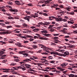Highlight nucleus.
Listing matches in <instances>:
<instances>
[{"instance_id": "774afa93", "label": "nucleus", "mask_w": 77, "mask_h": 77, "mask_svg": "<svg viewBox=\"0 0 77 77\" xmlns=\"http://www.w3.org/2000/svg\"><path fill=\"white\" fill-rule=\"evenodd\" d=\"M45 77H50V76H49V75H45Z\"/></svg>"}, {"instance_id": "bf43d9fd", "label": "nucleus", "mask_w": 77, "mask_h": 77, "mask_svg": "<svg viewBox=\"0 0 77 77\" xmlns=\"http://www.w3.org/2000/svg\"><path fill=\"white\" fill-rule=\"evenodd\" d=\"M5 23L6 24H10L9 22H6Z\"/></svg>"}, {"instance_id": "0eeeda50", "label": "nucleus", "mask_w": 77, "mask_h": 77, "mask_svg": "<svg viewBox=\"0 0 77 77\" xmlns=\"http://www.w3.org/2000/svg\"><path fill=\"white\" fill-rule=\"evenodd\" d=\"M68 65V63H63L62 64H60V66H61L62 68H63V66H66L67 65Z\"/></svg>"}, {"instance_id": "20e7f679", "label": "nucleus", "mask_w": 77, "mask_h": 77, "mask_svg": "<svg viewBox=\"0 0 77 77\" xmlns=\"http://www.w3.org/2000/svg\"><path fill=\"white\" fill-rule=\"evenodd\" d=\"M31 18V16H27L26 17H24V19L29 22V18Z\"/></svg>"}, {"instance_id": "72a5a7b5", "label": "nucleus", "mask_w": 77, "mask_h": 77, "mask_svg": "<svg viewBox=\"0 0 77 77\" xmlns=\"http://www.w3.org/2000/svg\"><path fill=\"white\" fill-rule=\"evenodd\" d=\"M38 24H39L40 26V25H44V24L42 22H39L38 23Z\"/></svg>"}, {"instance_id": "6e6d98bb", "label": "nucleus", "mask_w": 77, "mask_h": 77, "mask_svg": "<svg viewBox=\"0 0 77 77\" xmlns=\"http://www.w3.org/2000/svg\"><path fill=\"white\" fill-rule=\"evenodd\" d=\"M2 8L3 9H5V8H6V7H5L4 6H3L1 7V9H2Z\"/></svg>"}, {"instance_id": "cd10ccee", "label": "nucleus", "mask_w": 77, "mask_h": 77, "mask_svg": "<svg viewBox=\"0 0 77 77\" xmlns=\"http://www.w3.org/2000/svg\"><path fill=\"white\" fill-rule=\"evenodd\" d=\"M14 60L15 62H19L20 61V60L18 59H15Z\"/></svg>"}, {"instance_id": "9b49d317", "label": "nucleus", "mask_w": 77, "mask_h": 77, "mask_svg": "<svg viewBox=\"0 0 77 77\" xmlns=\"http://www.w3.org/2000/svg\"><path fill=\"white\" fill-rule=\"evenodd\" d=\"M43 35H44V36H45L47 37H51V34H44Z\"/></svg>"}, {"instance_id": "39448f33", "label": "nucleus", "mask_w": 77, "mask_h": 77, "mask_svg": "<svg viewBox=\"0 0 77 77\" xmlns=\"http://www.w3.org/2000/svg\"><path fill=\"white\" fill-rule=\"evenodd\" d=\"M15 44L17 45L19 47H23V46L21 45V43L20 42H17Z\"/></svg>"}, {"instance_id": "de8ad7c7", "label": "nucleus", "mask_w": 77, "mask_h": 77, "mask_svg": "<svg viewBox=\"0 0 77 77\" xmlns=\"http://www.w3.org/2000/svg\"><path fill=\"white\" fill-rule=\"evenodd\" d=\"M28 42L29 41H24V44H27V43H28Z\"/></svg>"}, {"instance_id": "09e8293b", "label": "nucleus", "mask_w": 77, "mask_h": 77, "mask_svg": "<svg viewBox=\"0 0 77 77\" xmlns=\"http://www.w3.org/2000/svg\"><path fill=\"white\" fill-rule=\"evenodd\" d=\"M6 51V49H2V50L1 51H2V52H3V51Z\"/></svg>"}, {"instance_id": "e433bc0d", "label": "nucleus", "mask_w": 77, "mask_h": 77, "mask_svg": "<svg viewBox=\"0 0 77 77\" xmlns=\"http://www.w3.org/2000/svg\"><path fill=\"white\" fill-rule=\"evenodd\" d=\"M60 14H63V11H62L61 10H60Z\"/></svg>"}, {"instance_id": "c9c22d12", "label": "nucleus", "mask_w": 77, "mask_h": 77, "mask_svg": "<svg viewBox=\"0 0 77 77\" xmlns=\"http://www.w3.org/2000/svg\"><path fill=\"white\" fill-rule=\"evenodd\" d=\"M8 5H12L13 4L12 3V2H8Z\"/></svg>"}, {"instance_id": "c03bdc74", "label": "nucleus", "mask_w": 77, "mask_h": 77, "mask_svg": "<svg viewBox=\"0 0 77 77\" xmlns=\"http://www.w3.org/2000/svg\"><path fill=\"white\" fill-rule=\"evenodd\" d=\"M23 26H25V27H27V25L26 24L24 23H23Z\"/></svg>"}, {"instance_id": "aec40b11", "label": "nucleus", "mask_w": 77, "mask_h": 77, "mask_svg": "<svg viewBox=\"0 0 77 77\" xmlns=\"http://www.w3.org/2000/svg\"><path fill=\"white\" fill-rule=\"evenodd\" d=\"M68 23L69 24H74V22L73 21H68Z\"/></svg>"}, {"instance_id": "4be33fe9", "label": "nucleus", "mask_w": 77, "mask_h": 77, "mask_svg": "<svg viewBox=\"0 0 77 77\" xmlns=\"http://www.w3.org/2000/svg\"><path fill=\"white\" fill-rule=\"evenodd\" d=\"M46 49H47V50H51V51L52 50V49H51V48L47 47H46Z\"/></svg>"}, {"instance_id": "680f3d73", "label": "nucleus", "mask_w": 77, "mask_h": 77, "mask_svg": "<svg viewBox=\"0 0 77 77\" xmlns=\"http://www.w3.org/2000/svg\"><path fill=\"white\" fill-rule=\"evenodd\" d=\"M41 52H42V50H40L38 51L37 52V53H41Z\"/></svg>"}, {"instance_id": "864d4df0", "label": "nucleus", "mask_w": 77, "mask_h": 77, "mask_svg": "<svg viewBox=\"0 0 77 77\" xmlns=\"http://www.w3.org/2000/svg\"><path fill=\"white\" fill-rule=\"evenodd\" d=\"M0 11H2V12H6V10L5 9H1Z\"/></svg>"}, {"instance_id": "7ed1b4c3", "label": "nucleus", "mask_w": 77, "mask_h": 77, "mask_svg": "<svg viewBox=\"0 0 77 77\" xmlns=\"http://www.w3.org/2000/svg\"><path fill=\"white\" fill-rule=\"evenodd\" d=\"M25 66L26 68V69H27L28 70H29L30 69V68L31 65L28 64H25Z\"/></svg>"}, {"instance_id": "412c9836", "label": "nucleus", "mask_w": 77, "mask_h": 77, "mask_svg": "<svg viewBox=\"0 0 77 77\" xmlns=\"http://www.w3.org/2000/svg\"><path fill=\"white\" fill-rule=\"evenodd\" d=\"M46 47H47L45 46V49H44V51H45V52H46L47 53H48L49 52V51H48V50H47L46 48Z\"/></svg>"}, {"instance_id": "a878e982", "label": "nucleus", "mask_w": 77, "mask_h": 77, "mask_svg": "<svg viewBox=\"0 0 77 77\" xmlns=\"http://www.w3.org/2000/svg\"><path fill=\"white\" fill-rule=\"evenodd\" d=\"M21 31V30L19 29V31H15V33H19Z\"/></svg>"}, {"instance_id": "6e6552de", "label": "nucleus", "mask_w": 77, "mask_h": 77, "mask_svg": "<svg viewBox=\"0 0 77 77\" xmlns=\"http://www.w3.org/2000/svg\"><path fill=\"white\" fill-rule=\"evenodd\" d=\"M69 52L68 51H66L64 52V57H65L66 56L69 55Z\"/></svg>"}, {"instance_id": "4d7b16f0", "label": "nucleus", "mask_w": 77, "mask_h": 77, "mask_svg": "<svg viewBox=\"0 0 77 77\" xmlns=\"http://www.w3.org/2000/svg\"><path fill=\"white\" fill-rule=\"evenodd\" d=\"M8 75H3L1 76V77H8Z\"/></svg>"}, {"instance_id": "a18cd8bd", "label": "nucleus", "mask_w": 77, "mask_h": 77, "mask_svg": "<svg viewBox=\"0 0 77 77\" xmlns=\"http://www.w3.org/2000/svg\"><path fill=\"white\" fill-rule=\"evenodd\" d=\"M64 38H69V35H66L65 36Z\"/></svg>"}, {"instance_id": "e2e57ef3", "label": "nucleus", "mask_w": 77, "mask_h": 77, "mask_svg": "<svg viewBox=\"0 0 77 77\" xmlns=\"http://www.w3.org/2000/svg\"><path fill=\"white\" fill-rule=\"evenodd\" d=\"M24 30H26V31H23V33H27V30L26 29H24Z\"/></svg>"}, {"instance_id": "1a4fd4ad", "label": "nucleus", "mask_w": 77, "mask_h": 77, "mask_svg": "<svg viewBox=\"0 0 77 77\" xmlns=\"http://www.w3.org/2000/svg\"><path fill=\"white\" fill-rule=\"evenodd\" d=\"M10 11H11V12H17L18 11L17 10L14 9L12 8L10 9Z\"/></svg>"}, {"instance_id": "052dcab7", "label": "nucleus", "mask_w": 77, "mask_h": 77, "mask_svg": "<svg viewBox=\"0 0 77 77\" xmlns=\"http://www.w3.org/2000/svg\"><path fill=\"white\" fill-rule=\"evenodd\" d=\"M63 21H64V22H66L67 21V20L66 19H64L63 20Z\"/></svg>"}, {"instance_id": "4468645a", "label": "nucleus", "mask_w": 77, "mask_h": 77, "mask_svg": "<svg viewBox=\"0 0 77 77\" xmlns=\"http://www.w3.org/2000/svg\"><path fill=\"white\" fill-rule=\"evenodd\" d=\"M52 0H47V1L45 2V4H48L49 3V2H51Z\"/></svg>"}, {"instance_id": "473e14b6", "label": "nucleus", "mask_w": 77, "mask_h": 77, "mask_svg": "<svg viewBox=\"0 0 77 77\" xmlns=\"http://www.w3.org/2000/svg\"><path fill=\"white\" fill-rule=\"evenodd\" d=\"M26 37H27V38H33L32 36H31L30 35H27L26 36Z\"/></svg>"}, {"instance_id": "7c9ffc66", "label": "nucleus", "mask_w": 77, "mask_h": 77, "mask_svg": "<svg viewBox=\"0 0 77 77\" xmlns=\"http://www.w3.org/2000/svg\"><path fill=\"white\" fill-rule=\"evenodd\" d=\"M8 19H9L10 20L12 19H14V17H11V16L9 17H8Z\"/></svg>"}, {"instance_id": "603ef678", "label": "nucleus", "mask_w": 77, "mask_h": 77, "mask_svg": "<svg viewBox=\"0 0 77 77\" xmlns=\"http://www.w3.org/2000/svg\"><path fill=\"white\" fill-rule=\"evenodd\" d=\"M41 53L42 54H48L46 53V52H42Z\"/></svg>"}, {"instance_id": "b1692460", "label": "nucleus", "mask_w": 77, "mask_h": 77, "mask_svg": "<svg viewBox=\"0 0 77 77\" xmlns=\"http://www.w3.org/2000/svg\"><path fill=\"white\" fill-rule=\"evenodd\" d=\"M51 45H56V44L55 43H53V42H51Z\"/></svg>"}, {"instance_id": "3c124183", "label": "nucleus", "mask_w": 77, "mask_h": 77, "mask_svg": "<svg viewBox=\"0 0 77 77\" xmlns=\"http://www.w3.org/2000/svg\"><path fill=\"white\" fill-rule=\"evenodd\" d=\"M55 62V61L53 60L50 62V63H54Z\"/></svg>"}, {"instance_id": "ea45409f", "label": "nucleus", "mask_w": 77, "mask_h": 77, "mask_svg": "<svg viewBox=\"0 0 77 77\" xmlns=\"http://www.w3.org/2000/svg\"><path fill=\"white\" fill-rule=\"evenodd\" d=\"M24 60L23 61L20 62V63L22 64V63H25V62H26V61Z\"/></svg>"}, {"instance_id": "c85d7f7f", "label": "nucleus", "mask_w": 77, "mask_h": 77, "mask_svg": "<svg viewBox=\"0 0 77 77\" xmlns=\"http://www.w3.org/2000/svg\"><path fill=\"white\" fill-rule=\"evenodd\" d=\"M69 77H74V75L71 74L69 75Z\"/></svg>"}, {"instance_id": "13d9d810", "label": "nucleus", "mask_w": 77, "mask_h": 77, "mask_svg": "<svg viewBox=\"0 0 77 77\" xmlns=\"http://www.w3.org/2000/svg\"><path fill=\"white\" fill-rule=\"evenodd\" d=\"M0 31L1 32H3V31H6V30L5 29H1Z\"/></svg>"}, {"instance_id": "338daca9", "label": "nucleus", "mask_w": 77, "mask_h": 77, "mask_svg": "<svg viewBox=\"0 0 77 77\" xmlns=\"http://www.w3.org/2000/svg\"><path fill=\"white\" fill-rule=\"evenodd\" d=\"M28 5L29 6H33V5H32L31 4H28Z\"/></svg>"}, {"instance_id": "423d86ee", "label": "nucleus", "mask_w": 77, "mask_h": 77, "mask_svg": "<svg viewBox=\"0 0 77 77\" xmlns=\"http://www.w3.org/2000/svg\"><path fill=\"white\" fill-rule=\"evenodd\" d=\"M38 38L40 39H41L42 40H48V38H44L43 37H42L40 36L38 37Z\"/></svg>"}, {"instance_id": "4c0bfd02", "label": "nucleus", "mask_w": 77, "mask_h": 77, "mask_svg": "<svg viewBox=\"0 0 77 77\" xmlns=\"http://www.w3.org/2000/svg\"><path fill=\"white\" fill-rule=\"evenodd\" d=\"M26 14H30L31 13L30 11H26Z\"/></svg>"}, {"instance_id": "f03ea898", "label": "nucleus", "mask_w": 77, "mask_h": 77, "mask_svg": "<svg viewBox=\"0 0 77 77\" xmlns=\"http://www.w3.org/2000/svg\"><path fill=\"white\" fill-rule=\"evenodd\" d=\"M23 53H30V51H20L19 52V54H23Z\"/></svg>"}, {"instance_id": "a211bd4d", "label": "nucleus", "mask_w": 77, "mask_h": 77, "mask_svg": "<svg viewBox=\"0 0 77 77\" xmlns=\"http://www.w3.org/2000/svg\"><path fill=\"white\" fill-rule=\"evenodd\" d=\"M44 31H41L42 33H48V32H47V31H45V29H44Z\"/></svg>"}, {"instance_id": "37998d69", "label": "nucleus", "mask_w": 77, "mask_h": 77, "mask_svg": "<svg viewBox=\"0 0 77 77\" xmlns=\"http://www.w3.org/2000/svg\"><path fill=\"white\" fill-rule=\"evenodd\" d=\"M16 64V63H12L11 64V65L12 66H14V65H15Z\"/></svg>"}, {"instance_id": "8fccbe9b", "label": "nucleus", "mask_w": 77, "mask_h": 77, "mask_svg": "<svg viewBox=\"0 0 77 77\" xmlns=\"http://www.w3.org/2000/svg\"><path fill=\"white\" fill-rule=\"evenodd\" d=\"M20 38H24V39H26V37L24 36H20Z\"/></svg>"}, {"instance_id": "79ce46f5", "label": "nucleus", "mask_w": 77, "mask_h": 77, "mask_svg": "<svg viewBox=\"0 0 77 77\" xmlns=\"http://www.w3.org/2000/svg\"><path fill=\"white\" fill-rule=\"evenodd\" d=\"M13 73V74H17V75H18V72H14Z\"/></svg>"}, {"instance_id": "5fc2aeb1", "label": "nucleus", "mask_w": 77, "mask_h": 77, "mask_svg": "<svg viewBox=\"0 0 77 77\" xmlns=\"http://www.w3.org/2000/svg\"><path fill=\"white\" fill-rule=\"evenodd\" d=\"M7 62V60H3L2 61V62L3 63H5V62Z\"/></svg>"}, {"instance_id": "2f4dec72", "label": "nucleus", "mask_w": 77, "mask_h": 77, "mask_svg": "<svg viewBox=\"0 0 77 77\" xmlns=\"http://www.w3.org/2000/svg\"><path fill=\"white\" fill-rule=\"evenodd\" d=\"M33 58H34V59H38V58L37 57H35V56H32V57Z\"/></svg>"}, {"instance_id": "f704fd0d", "label": "nucleus", "mask_w": 77, "mask_h": 77, "mask_svg": "<svg viewBox=\"0 0 77 77\" xmlns=\"http://www.w3.org/2000/svg\"><path fill=\"white\" fill-rule=\"evenodd\" d=\"M64 54H59L58 56H64Z\"/></svg>"}, {"instance_id": "393cba45", "label": "nucleus", "mask_w": 77, "mask_h": 77, "mask_svg": "<svg viewBox=\"0 0 77 77\" xmlns=\"http://www.w3.org/2000/svg\"><path fill=\"white\" fill-rule=\"evenodd\" d=\"M71 9V8L70 7H69L66 8V9L68 11H70V10H69V9Z\"/></svg>"}, {"instance_id": "6ab92c4d", "label": "nucleus", "mask_w": 77, "mask_h": 77, "mask_svg": "<svg viewBox=\"0 0 77 77\" xmlns=\"http://www.w3.org/2000/svg\"><path fill=\"white\" fill-rule=\"evenodd\" d=\"M24 61H25V62H28L29 61H30V62H31V60L29 59H26L25 60H24Z\"/></svg>"}, {"instance_id": "f3484780", "label": "nucleus", "mask_w": 77, "mask_h": 77, "mask_svg": "<svg viewBox=\"0 0 77 77\" xmlns=\"http://www.w3.org/2000/svg\"><path fill=\"white\" fill-rule=\"evenodd\" d=\"M44 25H46V26H48V25L50 24V22H45V23H44Z\"/></svg>"}, {"instance_id": "5701e85b", "label": "nucleus", "mask_w": 77, "mask_h": 77, "mask_svg": "<svg viewBox=\"0 0 77 77\" xmlns=\"http://www.w3.org/2000/svg\"><path fill=\"white\" fill-rule=\"evenodd\" d=\"M75 14V13H74L73 11H72L71 12L69 13V14L70 15H73L74 14Z\"/></svg>"}, {"instance_id": "bb28decb", "label": "nucleus", "mask_w": 77, "mask_h": 77, "mask_svg": "<svg viewBox=\"0 0 77 77\" xmlns=\"http://www.w3.org/2000/svg\"><path fill=\"white\" fill-rule=\"evenodd\" d=\"M66 61L68 62H72V61L69 60H66Z\"/></svg>"}, {"instance_id": "f8f14e48", "label": "nucleus", "mask_w": 77, "mask_h": 77, "mask_svg": "<svg viewBox=\"0 0 77 77\" xmlns=\"http://www.w3.org/2000/svg\"><path fill=\"white\" fill-rule=\"evenodd\" d=\"M15 3L16 5H20V2L17 1H15Z\"/></svg>"}, {"instance_id": "9d476101", "label": "nucleus", "mask_w": 77, "mask_h": 77, "mask_svg": "<svg viewBox=\"0 0 77 77\" xmlns=\"http://www.w3.org/2000/svg\"><path fill=\"white\" fill-rule=\"evenodd\" d=\"M24 53H23V56L25 57H27V56H29V54H28V53H30V52H24Z\"/></svg>"}, {"instance_id": "ddd939ff", "label": "nucleus", "mask_w": 77, "mask_h": 77, "mask_svg": "<svg viewBox=\"0 0 77 77\" xmlns=\"http://www.w3.org/2000/svg\"><path fill=\"white\" fill-rule=\"evenodd\" d=\"M39 46H41V48H45V46L43 45L39 44Z\"/></svg>"}, {"instance_id": "dca6fc26", "label": "nucleus", "mask_w": 77, "mask_h": 77, "mask_svg": "<svg viewBox=\"0 0 77 77\" xmlns=\"http://www.w3.org/2000/svg\"><path fill=\"white\" fill-rule=\"evenodd\" d=\"M32 47L33 48L36 49V48H38V46H37V45H32Z\"/></svg>"}, {"instance_id": "2eb2a0df", "label": "nucleus", "mask_w": 77, "mask_h": 77, "mask_svg": "<svg viewBox=\"0 0 77 77\" xmlns=\"http://www.w3.org/2000/svg\"><path fill=\"white\" fill-rule=\"evenodd\" d=\"M57 69H59L60 70V71H64V69H63L60 67H57Z\"/></svg>"}, {"instance_id": "0e129e2a", "label": "nucleus", "mask_w": 77, "mask_h": 77, "mask_svg": "<svg viewBox=\"0 0 77 77\" xmlns=\"http://www.w3.org/2000/svg\"><path fill=\"white\" fill-rule=\"evenodd\" d=\"M48 58L50 59H53V57L51 56H49L48 57Z\"/></svg>"}, {"instance_id": "49530a36", "label": "nucleus", "mask_w": 77, "mask_h": 77, "mask_svg": "<svg viewBox=\"0 0 77 77\" xmlns=\"http://www.w3.org/2000/svg\"><path fill=\"white\" fill-rule=\"evenodd\" d=\"M60 52H62V53H63L64 51H65V50L64 49H62L60 51Z\"/></svg>"}, {"instance_id": "69168bd1", "label": "nucleus", "mask_w": 77, "mask_h": 77, "mask_svg": "<svg viewBox=\"0 0 77 77\" xmlns=\"http://www.w3.org/2000/svg\"><path fill=\"white\" fill-rule=\"evenodd\" d=\"M51 18V17H49V20H53V19Z\"/></svg>"}, {"instance_id": "c756f323", "label": "nucleus", "mask_w": 77, "mask_h": 77, "mask_svg": "<svg viewBox=\"0 0 77 77\" xmlns=\"http://www.w3.org/2000/svg\"><path fill=\"white\" fill-rule=\"evenodd\" d=\"M12 26H7L6 27V28H7V29H9V28H12Z\"/></svg>"}, {"instance_id": "a19ab883", "label": "nucleus", "mask_w": 77, "mask_h": 77, "mask_svg": "<svg viewBox=\"0 0 77 77\" xmlns=\"http://www.w3.org/2000/svg\"><path fill=\"white\" fill-rule=\"evenodd\" d=\"M73 33L77 34V30L73 31Z\"/></svg>"}, {"instance_id": "f257e3e1", "label": "nucleus", "mask_w": 77, "mask_h": 77, "mask_svg": "<svg viewBox=\"0 0 77 77\" xmlns=\"http://www.w3.org/2000/svg\"><path fill=\"white\" fill-rule=\"evenodd\" d=\"M12 70H17V69H18L17 68H20V69H22L23 71H24V70H26V69L24 65H22L20 66H18L17 67H12Z\"/></svg>"}, {"instance_id": "58836bf2", "label": "nucleus", "mask_w": 77, "mask_h": 77, "mask_svg": "<svg viewBox=\"0 0 77 77\" xmlns=\"http://www.w3.org/2000/svg\"><path fill=\"white\" fill-rule=\"evenodd\" d=\"M54 69H55V68L54 67H50V70H54Z\"/></svg>"}]
</instances>
